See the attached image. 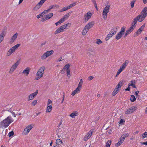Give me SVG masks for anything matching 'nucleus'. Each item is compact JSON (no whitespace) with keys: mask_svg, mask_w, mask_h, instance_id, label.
Listing matches in <instances>:
<instances>
[{"mask_svg":"<svg viewBox=\"0 0 147 147\" xmlns=\"http://www.w3.org/2000/svg\"><path fill=\"white\" fill-rule=\"evenodd\" d=\"M24 0H20L19 2V4H21Z\"/></svg>","mask_w":147,"mask_h":147,"instance_id":"obj_63","label":"nucleus"},{"mask_svg":"<svg viewBox=\"0 0 147 147\" xmlns=\"http://www.w3.org/2000/svg\"><path fill=\"white\" fill-rule=\"evenodd\" d=\"M77 2H74L72 3L69 5H68V6L69 7V9H70L75 6Z\"/></svg>","mask_w":147,"mask_h":147,"instance_id":"obj_39","label":"nucleus"},{"mask_svg":"<svg viewBox=\"0 0 147 147\" xmlns=\"http://www.w3.org/2000/svg\"><path fill=\"white\" fill-rule=\"evenodd\" d=\"M37 100H34L31 103V105L32 106H34L37 104Z\"/></svg>","mask_w":147,"mask_h":147,"instance_id":"obj_43","label":"nucleus"},{"mask_svg":"<svg viewBox=\"0 0 147 147\" xmlns=\"http://www.w3.org/2000/svg\"><path fill=\"white\" fill-rule=\"evenodd\" d=\"M47 20H48L46 19V16L42 18L41 19V21L42 22L45 21Z\"/></svg>","mask_w":147,"mask_h":147,"instance_id":"obj_53","label":"nucleus"},{"mask_svg":"<svg viewBox=\"0 0 147 147\" xmlns=\"http://www.w3.org/2000/svg\"><path fill=\"white\" fill-rule=\"evenodd\" d=\"M56 143L57 145H61L63 144L62 140L59 139H57L56 141Z\"/></svg>","mask_w":147,"mask_h":147,"instance_id":"obj_33","label":"nucleus"},{"mask_svg":"<svg viewBox=\"0 0 147 147\" xmlns=\"http://www.w3.org/2000/svg\"><path fill=\"white\" fill-rule=\"evenodd\" d=\"M45 69V66H42L38 69L36 74V80H38L43 77Z\"/></svg>","mask_w":147,"mask_h":147,"instance_id":"obj_2","label":"nucleus"},{"mask_svg":"<svg viewBox=\"0 0 147 147\" xmlns=\"http://www.w3.org/2000/svg\"><path fill=\"white\" fill-rule=\"evenodd\" d=\"M69 16V13H67L61 19L57 22L55 23V25L56 26H57L60 25V24L66 20L68 18Z\"/></svg>","mask_w":147,"mask_h":147,"instance_id":"obj_15","label":"nucleus"},{"mask_svg":"<svg viewBox=\"0 0 147 147\" xmlns=\"http://www.w3.org/2000/svg\"><path fill=\"white\" fill-rule=\"evenodd\" d=\"M6 34V32L5 31H3L0 34V43L4 40V36Z\"/></svg>","mask_w":147,"mask_h":147,"instance_id":"obj_28","label":"nucleus"},{"mask_svg":"<svg viewBox=\"0 0 147 147\" xmlns=\"http://www.w3.org/2000/svg\"><path fill=\"white\" fill-rule=\"evenodd\" d=\"M138 21L134 18L133 20L131 26L128 28L126 31L125 34L124 36L126 37L136 27V24Z\"/></svg>","mask_w":147,"mask_h":147,"instance_id":"obj_4","label":"nucleus"},{"mask_svg":"<svg viewBox=\"0 0 147 147\" xmlns=\"http://www.w3.org/2000/svg\"><path fill=\"white\" fill-rule=\"evenodd\" d=\"M93 14V12L91 11H88L85 13L83 16L84 22H86L92 17Z\"/></svg>","mask_w":147,"mask_h":147,"instance_id":"obj_13","label":"nucleus"},{"mask_svg":"<svg viewBox=\"0 0 147 147\" xmlns=\"http://www.w3.org/2000/svg\"><path fill=\"white\" fill-rule=\"evenodd\" d=\"M139 91H137L135 92V95L136 97L138 96L139 95L138 94L139 93Z\"/></svg>","mask_w":147,"mask_h":147,"instance_id":"obj_58","label":"nucleus"},{"mask_svg":"<svg viewBox=\"0 0 147 147\" xmlns=\"http://www.w3.org/2000/svg\"><path fill=\"white\" fill-rule=\"evenodd\" d=\"M113 35L111 34L110 32L108 34L106 38H105V40L106 41H107L109 40L110 38H111Z\"/></svg>","mask_w":147,"mask_h":147,"instance_id":"obj_32","label":"nucleus"},{"mask_svg":"<svg viewBox=\"0 0 147 147\" xmlns=\"http://www.w3.org/2000/svg\"><path fill=\"white\" fill-rule=\"evenodd\" d=\"M94 22L93 21H91L87 23L85 26L89 30L90 28H92L94 25Z\"/></svg>","mask_w":147,"mask_h":147,"instance_id":"obj_26","label":"nucleus"},{"mask_svg":"<svg viewBox=\"0 0 147 147\" xmlns=\"http://www.w3.org/2000/svg\"><path fill=\"white\" fill-rule=\"evenodd\" d=\"M145 112L146 113H147V107L146 108L145 110Z\"/></svg>","mask_w":147,"mask_h":147,"instance_id":"obj_64","label":"nucleus"},{"mask_svg":"<svg viewBox=\"0 0 147 147\" xmlns=\"http://www.w3.org/2000/svg\"><path fill=\"white\" fill-rule=\"evenodd\" d=\"M125 122V121L123 119H121L119 122V126L123 125Z\"/></svg>","mask_w":147,"mask_h":147,"instance_id":"obj_45","label":"nucleus"},{"mask_svg":"<svg viewBox=\"0 0 147 147\" xmlns=\"http://www.w3.org/2000/svg\"><path fill=\"white\" fill-rule=\"evenodd\" d=\"M127 64V63L125 61L116 73V74L115 76L116 77H117L120 73L125 68Z\"/></svg>","mask_w":147,"mask_h":147,"instance_id":"obj_17","label":"nucleus"},{"mask_svg":"<svg viewBox=\"0 0 147 147\" xmlns=\"http://www.w3.org/2000/svg\"><path fill=\"white\" fill-rule=\"evenodd\" d=\"M8 117L0 123V127H4L5 128L8 127L9 124L13 121L11 117V116L8 115Z\"/></svg>","mask_w":147,"mask_h":147,"instance_id":"obj_3","label":"nucleus"},{"mask_svg":"<svg viewBox=\"0 0 147 147\" xmlns=\"http://www.w3.org/2000/svg\"><path fill=\"white\" fill-rule=\"evenodd\" d=\"M18 33L16 32L12 36L10 41L11 43H13L15 41L18 37Z\"/></svg>","mask_w":147,"mask_h":147,"instance_id":"obj_24","label":"nucleus"},{"mask_svg":"<svg viewBox=\"0 0 147 147\" xmlns=\"http://www.w3.org/2000/svg\"><path fill=\"white\" fill-rule=\"evenodd\" d=\"M147 16V7L144 8L141 11L140 14L138 15L134 19L139 22H142Z\"/></svg>","mask_w":147,"mask_h":147,"instance_id":"obj_1","label":"nucleus"},{"mask_svg":"<svg viewBox=\"0 0 147 147\" xmlns=\"http://www.w3.org/2000/svg\"><path fill=\"white\" fill-rule=\"evenodd\" d=\"M135 2L131 1L130 3L131 6V8H133L134 7V5Z\"/></svg>","mask_w":147,"mask_h":147,"instance_id":"obj_52","label":"nucleus"},{"mask_svg":"<svg viewBox=\"0 0 147 147\" xmlns=\"http://www.w3.org/2000/svg\"><path fill=\"white\" fill-rule=\"evenodd\" d=\"M111 140H108L106 143L105 147H110L111 144Z\"/></svg>","mask_w":147,"mask_h":147,"instance_id":"obj_42","label":"nucleus"},{"mask_svg":"<svg viewBox=\"0 0 147 147\" xmlns=\"http://www.w3.org/2000/svg\"><path fill=\"white\" fill-rule=\"evenodd\" d=\"M110 6L107 5L103 9L102 15V17L104 20H106L107 16L108 13L110 10Z\"/></svg>","mask_w":147,"mask_h":147,"instance_id":"obj_8","label":"nucleus"},{"mask_svg":"<svg viewBox=\"0 0 147 147\" xmlns=\"http://www.w3.org/2000/svg\"><path fill=\"white\" fill-rule=\"evenodd\" d=\"M63 58L62 57H61L60 58H59L56 61V62H60L62 61L63 60Z\"/></svg>","mask_w":147,"mask_h":147,"instance_id":"obj_51","label":"nucleus"},{"mask_svg":"<svg viewBox=\"0 0 147 147\" xmlns=\"http://www.w3.org/2000/svg\"><path fill=\"white\" fill-rule=\"evenodd\" d=\"M94 78V77L92 76H91L89 77L88 78V80L89 81H90L91 80H92Z\"/></svg>","mask_w":147,"mask_h":147,"instance_id":"obj_54","label":"nucleus"},{"mask_svg":"<svg viewBox=\"0 0 147 147\" xmlns=\"http://www.w3.org/2000/svg\"><path fill=\"white\" fill-rule=\"evenodd\" d=\"M128 86H132L133 88H136V87L135 86V84H128Z\"/></svg>","mask_w":147,"mask_h":147,"instance_id":"obj_55","label":"nucleus"},{"mask_svg":"<svg viewBox=\"0 0 147 147\" xmlns=\"http://www.w3.org/2000/svg\"><path fill=\"white\" fill-rule=\"evenodd\" d=\"M90 144H87L85 146V147H90Z\"/></svg>","mask_w":147,"mask_h":147,"instance_id":"obj_61","label":"nucleus"},{"mask_svg":"<svg viewBox=\"0 0 147 147\" xmlns=\"http://www.w3.org/2000/svg\"><path fill=\"white\" fill-rule=\"evenodd\" d=\"M69 9L68 6L64 7H63L61 9L59 10V12H63L65 11H66L68 9Z\"/></svg>","mask_w":147,"mask_h":147,"instance_id":"obj_35","label":"nucleus"},{"mask_svg":"<svg viewBox=\"0 0 147 147\" xmlns=\"http://www.w3.org/2000/svg\"><path fill=\"white\" fill-rule=\"evenodd\" d=\"M20 44H18L11 48L7 51L6 55L7 57L10 56L14 53L20 46Z\"/></svg>","mask_w":147,"mask_h":147,"instance_id":"obj_7","label":"nucleus"},{"mask_svg":"<svg viewBox=\"0 0 147 147\" xmlns=\"http://www.w3.org/2000/svg\"><path fill=\"white\" fill-rule=\"evenodd\" d=\"M53 16V14L52 13H49L46 16V19L48 20L51 18Z\"/></svg>","mask_w":147,"mask_h":147,"instance_id":"obj_36","label":"nucleus"},{"mask_svg":"<svg viewBox=\"0 0 147 147\" xmlns=\"http://www.w3.org/2000/svg\"><path fill=\"white\" fill-rule=\"evenodd\" d=\"M16 110H14L12 111H7L5 112V113L7 115L13 116L14 117H16L17 115H20L21 113H18Z\"/></svg>","mask_w":147,"mask_h":147,"instance_id":"obj_16","label":"nucleus"},{"mask_svg":"<svg viewBox=\"0 0 147 147\" xmlns=\"http://www.w3.org/2000/svg\"><path fill=\"white\" fill-rule=\"evenodd\" d=\"M65 70L64 69V68L63 67V69L61 70V73L62 74H63L65 72Z\"/></svg>","mask_w":147,"mask_h":147,"instance_id":"obj_57","label":"nucleus"},{"mask_svg":"<svg viewBox=\"0 0 147 147\" xmlns=\"http://www.w3.org/2000/svg\"><path fill=\"white\" fill-rule=\"evenodd\" d=\"M78 115V113L77 111H74L70 114L69 116L72 118H74Z\"/></svg>","mask_w":147,"mask_h":147,"instance_id":"obj_29","label":"nucleus"},{"mask_svg":"<svg viewBox=\"0 0 147 147\" xmlns=\"http://www.w3.org/2000/svg\"><path fill=\"white\" fill-rule=\"evenodd\" d=\"M52 107H47L46 112L47 113H50L52 111Z\"/></svg>","mask_w":147,"mask_h":147,"instance_id":"obj_44","label":"nucleus"},{"mask_svg":"<svg viewBox=\"0 0 147 147\" xmlns=\"http://www.w3.org/2000/svg\"><path fill=\"white\" fill-rule=\"evenodd\" d=\"M130 86H128V88L125 89V90L129 91L130 90Z\"/></svg>","mask_w":147,"mask_h":147,"instance_id":"obj_59","label":"nucleus"},{"mask_svg":"<svg viewBox=\"0 0 147 147\" xmlns=\"http://www.w3.org/2000/svg\"><path fill=\"white\" fill-rule=\"evenodd\" d=\"M71 23H68L60 26L55 32L54 34H57L61 32H63L65 29H67V27H69L71 26Z\"/></svg>","mask_w":147,"mask_h":147,"instance_id":"obj_5","label":"nucleus"},{"mask_svg":"<svg viewBox=\"0 0 147 147\" xmlns=\"http://www.w3.org/2000/svg\"><path fill=\"white\" fill-rule=\"evenodd\" d=\"M129 136L128 134L126 133L122 135L119 140L118 142L115 144V147H118L119 146L123 143L125 139Z\"/></svg>","mask_w":147,"mask_h":147,"instance_id":"obj_6","label":"nucleus"},{"mask_svg":"<svg viewBox=\"0 0 147 147\" xmlns=\"http://www.w3.org/2000/svg\"><path fill=\"white\" fill-rule=\"evenodd\" d=\"M136 109L137 108L136 107L132 106L126 109L125 111V114L127 115L131 114L135 111Z\"/></svg>","mask_w":147,"mask_h":147,"instance_id":"obj_18","label":"nucleus"},{"mask_svg":"<svg viewBox=\"0 0 147 147\" xmlns=\"http://www.w3.org/2000/svg\"><path fill=\"white\" fill-rule=\"evenodd\" d=\"M54 53L53 50L48 51L43 53L41 57V59L42 60H44L53 55Z\"/></svg>","mask_w":147,"mask_h":147,"instance_id":"obj_10","label":"nucleus"},{"mask_svg":"<svg viewBox=\"0 0 147 147\" xmlns=\"http://www.w3.org/2000/svg\"><path fill=\"white\" fill-rule=\"evenodd\" d=\"M142 1L144 4H146L147 3V0H142Z\"/></svg>","mask_w":147,"mask_h":147,"instance_id":"obj_62","label":"nucleus"},{"mask_svg":"<svg viewBox=\"0 0 147 147\" xmlns=\"http://www.w3.org/2000/svg\"><path fill=\"white\" fill-rule=\"evenodd\" d=\"M33 127L32 124H29L26 126L24 129L22 134L23 136H25L27 135Z\"/></svg>","mask_w":147,"mask_h":147,"instance_id":"obj_12","label":"nucleus"},{"mask_svg":"<svg viewBox=\"0 0 147 147\" xmlns=\"http://www.w3.org/2000/svg\"><path fill=\"white\" fill-rule=\"evenodd\" d=\"M38 93V91H36L35 92L29 94L28 97V100L29 101L33 100L36 96Z\"/></svg>","mask_w":147,"mask_h":147,"instance_id":"obj_20","label":"nucleus"},{"mask_svg":"<svg viewBox=\"0 0 147 147\" xmlns=\"http://www.w3.org/2000/svg\"><path fill=\"white\" fill-rule=\"evenodd\" d=\"M83 83V81L82 79H81L79 82L78 87L81 89Z\"/></svg>","mask_w":147,"mask_h":147,"instance_id":"obj_37","label":"nucleus"},{"mask_svg":"<svg viewBox=\"0 0 147 147\" xmlns=\"http://www.w3.org/2000/svg\"><path fill=\"white\" fill-rule=\"evenodd\" d=\"M145 26V25L144 24L142 25L139 29H138L135 33V36H137L140 34L143 30V29Z\"/></svg>","mask_w":147,"mask_h":147,"instance_id":"obj_22","label":"nucleus"},{"mask_svg":"<svg viewBox=\"0 0 147 147\" xmlns=\"http://www.w3.org/2000/svg\"><path fill=\"white\" fill-rule=\"evenodd\" d=\"M59 7V6L55 4L53 5H50L49 9H48L50 11L52 9H54L55 8H58Z\"/></svg>","mask_w":147,"mask_h":147,"instance_id":"obj_30","label":"nucleus"},{"mask_svg":"<svg viewBox=\"0 0 147 147\" xmlns=\"http://www.w3.org/2000/svg\"><path fill=\"white\" fill-rule=\"evenodd\" d=\"M81 90V89L77 87L75 90L72 92L71 94V95L74 96L75 94L78 93L80 92Z\"/></svg>","mask_w":147,"mask_h":147,"instance_id":"obj_27","label":"nucleus"},{"mask_svg":"<svg viewBox=\"0 0 147 147\" xmlns=\"http://www.w3.org/2000/svg\"><path fill=\"white\" fill-rule=\"evenodd\" d=\"M89 30L85 26L82 31V35L83 36L86 35Z\"/></svg>","mask_w":147,"mask_h":147,"instance_id":"obj_31","label":"nucleus"},{"mask_svg":"<svg viewBox=\"0 0 147 147\" xmlns=\"http://www.w3.org/2000/svg\"><path fill=\"white\" fill-rule=\"evenodd\" d=\"M147 138V131L145 132L144 133L142 134L141 138L142 139Z\"/></svg>","mask_w":147,"mask_h":147,"instance_id":"obj_41","label":"nucleus"},{"mask_svg":"<svg viewBox=\"0 0 147 147\" xmlns=\"http://www.w3.org/2000/svg\"><path fill=\"white\" fill-rule=\"evenodd\" d=\"M70 67V65L69 64H67L65 65L64 68L65 70V71L66 72L67 74V76L68 77L70 78L71 76V75L70 74V69H69Z\"/></svg>","mask_w":147,"mask_h":147,"instance_id":"obj_19","label":"nucleus"},{"mask_svg":"<svg viewBox=\"0 0 147 147\" xmlns=\"http://www.w3.org/2000/svg\"><path fill=\"white\" fill-rule=\"evenodd\" d=\"M119 27L118 26H115L111 30L110 32L113 34V35L116 33L117 31L119 29Z\"/></svg>","mask_w":147,"mask_h":147,"instance_id":"obj_25","label":"nucleus"},{"mask_svg":"<svg viewBox=\"0 0 147 147\" xmlns=\"http://www.w3.org/2000/svg\"><path fill=\"white\" fill-rule=\"evenodd\" d=\"M126 27L125 26L122 27L120 31L115 36V38L117 40L120 39L123 35L125 31Z\"/></svg>","mask_w":147,"mask_h":147,"instance_id":"obj_14","label":"nucleus"},{"mask_svg":"<svg viewBox=\"0 0 147 147\" xmlns=\"http://www.w3.org/2000/svg\"><path fill=\"white\" fill-rule=\"evenodd\" d=\"M20 62L19 61H17L15 63L13 64L10 67L9 71V74H12L14 71L16 69L19 65Z\"/></svg>","mask_w":147,"mask_h":147,"instance_id":"obj_11","label":"nucleus"},{"mask_svg":"<svg viewBox=\"0 0 147 147\" xmlns=\"http://www.w3.org/2000/svg\"><path fill=\"white\" fill-rule=\"evenodd\" d=\"M14 134V132L13 131L10 132L8 134V136L9 137L12 136Z\"/></svg>","mask_w":147,"mask_h":147,"instance_id":"obj_49","label":"nucleus"},{"mask_svg":"<svg viewBox=\"0 0 147 147\" xmlns=\"http://www.w3.org/2000/svg\"><path fill=\"white\" fill-rule=\"evenodd\" d=\"M30 71V68L29 67H27L23 70L22 74L24 76H27L29 73Z\"/></svg>","mask_w":147,"mask_h":147,"instance_id":"obj_23","label":"nucleus"},{"mask_svg":"<svg viewBox=\"0 0 147 147\" xmlns=\"http://www.w3.org/2000/svg\"><path fill=\"white\" fill-rule=\"evenodd\" d=\"M136 81L135 80H133L130 81V84H135L136 83Z\"/></svg>","mask_w":147,"mask_h":147,"instance_id":"obj_50","label":"nucleus"},{"mask_svg":"<svg viewBox=\"0 0 147 147\" xmlns=\"http://www.w3.org/2000/svg\"><path fill=\"white\" fill-rule=\"evenodd\" d=\"M49 12H50L49 11V10L48 9L47 10H44L41 13L42 14V15H43L44 14L48 13Z\"/></svg>","mask_w":147,"mask_h":147,"instance_id":"obj_48","label":"nucleus"},{"mask_svg":"<svg viewBox=\"0 0 147 147\" xmlns=\"http://www.w3.org/2000/svg\"><path fill=\"white\" fill-rule=\"evenodd\" d=\"M53 103L52 101L50 99H48L47 103V107H52Z\"/></svg>","mask_w":147,"mask_h":147,"instance_id":"obj_38","label":"nucleus"},{"mask_svg":"<svg viewBox=\"0 0 147 147\" xmlns=\"http://www.w3.org/2000/svg\"><path fill=\"white\" fill-rule=\"evenodd\" d=\"M102 43V42L100 39H97V41L96 42V43L98 45H100Z\"/></svg>","mask_w":147,"mask_h":147,"instance_id":"obj_47","label":"nucleus"},{"mask_svg":"<svg viewBox=\"0 0 147 147\" xmlns=\"http://www.w3.org/2000/svg\"><path fill=\"white\" fill-rule=\"evenodd\" d=\"M41 7L38 4H36L35 6L33 8V10L34 11H37Z\"/></svg>","mask_w":147,"mask_h":147,"instance_id":"obj_34","label":"nucleus"},{"mask_svg":"<svg viewBox=\"0 0 147 147\" xmlns=\"http://www.w3.org/2000/svg\"><path fill=\"white\" fill-rule=\"evenodd\" d=\"M123 85V81H121L119 82L117 85L116 86L114 90L112 93V95L115 96L116 94L120 90V89L121 88V87Z\"/></svg>","mask_w":147,"mask_h":147,"instance_id":"obj_9","label":"nucleus"},{"mask_svg":"<svg viewBox=\"0 0 147 147\" xmlns=\"http://www.w3.org/2000/svg\"><path fill=\"white\" fill-rule=\"evenodd\" d=\"M45 1L43 0H41L38 3L41 7Z\"/></svg>","mask_w":147,"mask_h":147,"instance_id":"obj_46","label":"nucleus"},{"mask_svg":"<svg viewBox=\"0 0 147 147\" xmlns=\"http://www.w3.org/2000/svg\"><path fill=\"white\" fill-rule=\"evenodd\" d=\"M43 15L42 14V13H41L39 15H38L37 16V18L38 19H39V18L42 17L43 16Z\"/></svg>","mask_w":147,"mask_h":147,"instance_id":"obj_56","label":"nucleus"},{"mask_svg":"<svg viewBox=\"0 0 147 147\" xmlns=\"http://www.w3.org/2000/svg\"><path fill=\"white\" fill-rule=\"evenodd\" d=\"M135 74H140V72L138 71H136L134 72Z\"/></svg>","mask_w":147,"mask_h":147,"instance_id":"obj_60","label":"nucleus"},{"mask_svg":"<svg viewBox=\"0 0 147 147\" xmlns=\"http://www.w3.org/2000/svg\"><path fill=\"white\" fill-rule=\"evenodd\" d=\"M136 98L134 95H131L130 97V100L131 102H134L136 100Z\"/></svg>","mask_w":147,"mask_h":147,"instance_id":"obj_40","label":"nucleus"},{"mask_svg":"<svg viewBox=\"0 0 147 147\" xmlns=\"http://www.w3.org/2000/svg\"><path fill=\"white\" fill-rule=\"evenodd\" d=\"M93 133V130H90L86 134L84 138V141H87L92 136Z\"/></svg>","mask_w":147,"mask_h":147,"instance_id":"obj_21","label":"nucleus"}]
</instances>
